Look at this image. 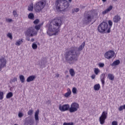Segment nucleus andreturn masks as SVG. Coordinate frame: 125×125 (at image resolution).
<instances>
[{
	"mask_svg": "<svg viewBox=\"0 0 125 125\" xmlns=\"http://www.w3.org/2000/svg\"><path fill=\"white\" fill-rule=\"evenodd\" d=\"M101 81L102 82L103 86H104V85L105 84V79H101Z\"/></svg>",
	"mask_w": 125,
	"mask_h": 125,
	"instance_id": "42",
	"label": "nucleus"
},
{
	"mask_svg": "<svg viewBox=\"0 0 125 125\" xmlns=\"http://www.w3.org/2000/svg\"><path fill=\"white\" fill-rule=\"evenodd\" d=\"M121 20H122V17L118 14L115 15L113 18L114 23H119V22L121 21Z\"/></svg>",
	"mask_w": 125,
	"mask_h": 125,
	"instance_id": "13",
	"label": "nucleus"
},
{
	"mask_svg": "<svg viewBox=\"0 0 125 125\" xmlns=\"http://www.w3.org/2000/svg\"><path fill=\"white\" fill-rule=\"evenodd\" d=\"M80 109V104L74 102L71 104L70 107H69V111L70 113H74L77 112Z\"/></svg>",
	"mask_w": 125,
	"mask_h": 125,
	"instance_id": "6",
	"label": "nucleus"
},
{
	"mask_svg": "<svg viewBox=\"0 0 125 125\" xmlns=\"http://www.w3.org/2000/svg\"><path fill=\"white\" fill-rule=\"evenodd\" d=\"M35 10L36 12H40L42 9H43V7H44V2L42 1H40L39 2H38L35 5Z\"/></svg>",
	"mask_w": 125,
	"mask_h": 125,
	"instance_id": "7",
	"label": "nucleus"
},
{
	"mask_svg": "<svg viewBox=\"0 0 125 125\" xmlns=\"http://www.w3.org/2000/svg\"><path fill=\"white\" fill-rule=\"evenodd\" d=\"M85 21L84 22L86 24H88L89 23H90L91 22V20L93 19V16L92 17L91 15L89 14H87L85 17Z\"/></svg>",
	"mask_w": 125,
	"mask_h": 125,
	"instance_id": "12",
	"label": "nucleus"
},
{
	"mask_svg": "<svg viewBox=\"0 0 125 125\" xmlns=\"http://www.w3.org/2000/svg\"><path fill=\"white\" fill-rule=\"evenodd\" d=\"M3 92L0 91V100H2L3 99Z\"/></svg>",
	"mask_w": 125,
	"mask_h": 125,
	"instance_id": "31",
	"label": "nucleus"
},
{
	"mask_svg": "<svg viewBox=\"0 0 125 125\" xmlns=\"http://www.w3.org/2000/svg\"><path fill=\"white\" fill-rule=\"evenodd\" d=\"M104 63H99V66L101 68H103V67H104Z\"/></svg>",
	"mask_w": 125,
	"mask_h": 125,
	"instance_id": "44",
	"label": "nucleus"
},
{
	"mask_svg": "<svg viewBox=\"0 0 125 125\" xmlns=\"http://www.w3.org/2000/svg\"><path fill=\"white\" fill-rule=\"evenodd\" d=\"M108 23L109 27H108V29L106 31V34H109V33H111V28L113 26V21H112L109 20Z\"/></svg>",
	"mask_w": 125,
	"mask_h": 125,
	"instance_id": "14",
	"label": "nucleus"
},
{
	"mask_svg": "<svg viewBox=\"0 0 125 125\" xmlns=\"http://www.w3.org/2000/svg\"><path fill=\"white\" fill-rule=\"evenodd\" d=\"M56 77H57V78H59V74H56Z\"/></svg>",
	"mask_w": 125,
	"mask_h": 125,
	"instance_id": "49",
	"label": "nucleus"
},
{
	"mask_svg": "<svg viewBox=\"0 0 125 125\" xmlns=\"http://www.w3.org/2000/svg\"><path fill=\"white\" fill-rule=\"evenodd\" d=\"M94 90H96V91L99 90V89H100V84H99V83L96 84L94 86Z\"/></svg>",
	"mask_w": 125,
	"mask_h": 125,
	"instance_id": "26",
	"label": "nucleus"
},
{
	"mask_svg": "<svg viewBox=\"0 0 125 125\" xmlns=\"http://www.w3.org/2000/svg\"><path fill=\"white\" fill-rule=\"evenodd\" d=\"M42 27V24H38L35 25V29L33 27H29L27 29L26 31L24 32L25 36H28V37H34V36H37L38 35V31L40 30Z\"/></svg>",
	"mask_w": 125,
	"mask_h": 125,
	"instance_id": "4",
	"label": "nucleus"
},
{
	"mask_svg": "<svg viewBox=\"0 0 125 125\" xmlns=\"http://www.w3.org/2000/svg\"><path fill=\"white\" fill-rule=\"evenodd\" d=\"M67 91L64 95V97H69L72 94V91H71V89L69 88L67 89Z\"/></svg>",
	"mask_w": 125,
	"mask_h": 125,
	"instance_id": "17",
	"label": "nucleus"
},
{
	"mask_svg": "<svg viewBox=\"0 0 125 125\" xmlns=\"http://www.w3.org/2000/svg\"><path fill=\"white\" fill-rule=\"evenodd\" d=\"M72 0H68V1H69V2H72Z\"/></svg>",
	"mask_w": 125,
	"mask_h": 125,
	"instance_id": "51",
	"label": "nucleus"
},
{
	"mask_svg": "<svg viewBox=\"0 0 125 125\" xmlns=\"http://www.w3.org/2000/svg\"><path fill=\"white\" fill-rule=\"evenodd\" d=\"M112 125H118V122L117 121H113L112 122Z\"/></svg>",
	"mask_w": 125,
	"mask_h": 125,
	"instance_id": "45",
	"label": "nucleus"
},
{
	"mask_svg": "<svg viewBox=\"0 0 125 125\" xmlns=\"http://www.w3.org/2000/svg\"><path fill=\"white\" fill-rule=\"evenodd\" d=\"M108 117V113L107 111H103L102 115L99 118V122L101 125H104L105 124V121Z\"/></svg>",
	"mask_w": 125,
	"mask_h": 125,
	"instance_id": "8",
	"label": "nucleus"
},
{
	"mask_svg": "<svg viewBox=\"0 0 125 125\" xmlns=\"http://www.w3.org/2000/svg\"><path fill=\"white\" fill-rule=\"evenodd\" d=\"M85 45V42H84L78 48V51H82L83 49V48L84 47Z\"/></svg>",
	"mask_w": 125,
	"mask_h": 125,
	"instance_id": "19",
	"label": "nucleus"
},
{
	"mask_svg": "<svg viewBox=\"0 0 125 125\" xmlns=\"http://www.w3.org/2000/svg\"><path fill=\"white\" fill-rule=\"evenodd\" d=\"M94 73L95 75H97L99 73H100V70L98 68H95L94 70Z\"/></svg>",
	"mask_w": 125,
	"mask_h": 125,
	"instance_id": "27",
	"label": "nucleus"
},
{
	"mask_svg": "<svg viewBox=\"0 0 125 125\" xmlns=\"http://www.w3.org/2000/svg\"><path fill=\"white\" fill-rule=\"evenodd\" d=\"M39 113H40V110L37 109L35 113V119L37 122L39 121Z\"/></svg>",
	"mask_w": 125,
	"mask_h": 125,
	"instance_id": "18",
	"label": "nucleus"
},
{
	"mask_svg": "<svg viewBox=\"0 0 125 125\" xmlns=\"http://www.w3.org/2000/svg\"><path fill=\"white\" fill-rule=\"evenodd\" d=\"M112 9H113V6L110 5L109 6L108 8H107L103 12V14H107V13H108V12H110V11H111Z\"/></svg>",
	"mask_w": 125,
	"mask_h": 125,
	"instance_id": "15",
	"label": "nucleus"
},
{
	"mask_svg": "<svg viewBox=\"0 0 125 125\" xmlns=\"http://www.w3.org/2000/svg\"><path fill=\"white\" fill-rule=\"evenodd\" d=\"M69 62V64H72V63H71V62Z\"/></svg>",
	"mask_w": 125,
	"mask_h": 125,
	"instance_id": "54",
	"label": "nucleus"
},
{
	"mask_svg": "<svg viewBox=\"0 0 125 125\" xmlns=\"http://www.w3.org/2000/svg\"><path fill=\"white\" fill-rule=\"evenodd\" d=\"M36 79V76L35 75H31L28 77L26 80L27 83H30V82H33Z\"/></svg>",
	"mask_w": 125,
	"mask_h": 125,
	"instance_id": "16",
	"label": "nucleus"
},
{
	"mask_svg": "<svg viewBox=\"0 0 125 125\" xmlns=\"http://www.w3.org/2000/svg\"><path fill=\"white\" fill-rule=\"evenodd\" d=\"M23 43V39H19L17 41V42H16L15 44L16 45H18V46L21 45Z\"/></svg>",
	"mask_w": 125,
	"mask_h": 125,
	"instance_id": "20",
	"label": "nucleus"
},
{
	"mask_svg": "<svg viewBox=\"0 0 125 125\" xmlns=\"http://www.w3.org/2000/svg\"><path fill=\"white\" fill-rule=\"evenodd\" d=\"M63 125H74V123H73V122H70V123L64 122V123H63Z\"/></svg>",
	"mask_w": 125,
	"mask_h": 125,
	"instance_id": "36",
	"label": "nucleus"
},
{
	"mask_svg": "<svg viewBox=\"0 0 125 125\" xmlns=\"http://www.w3.org/2000/svg\"><path fill=\"white\" fill-rule=\"evenodd\" d=\"M12 83H15V82H17V78L15 77L13 79L11 80Z\"/></svg>",
	"mask_w": 125,
	"mask_h": 125,
	"instance_id": "41",
	"label": "nucleus"
},
{
	"mask_svg": "<svg viewBox=\"0 0 125 125\" xmlns=\"http://www.w3.org/2000/svg\"><path fill=\"white\" fill-rule=\"evenodd\" d=\"M120 63V60H117L116 61H115L114 62H113V63L111 64V66L112 67L114 66H117L119 65Z\"/></svg>",
	"mask_w": 125,
	"mask_h": 125,
	"instance_id": "21",
	"label": "nucleus"
},
{
	"mask_svg": "<svg viewBox=\"0 0 125 125\" xmlns=\"http://www.w3.org/2000/svg\"><path fill=\"white\" fill-rule=\"evenodd\" d=\"M59 109L61 111V112H65V111L69 110L70 109V105L69 104H60L59 106Z\"/></svg>",
	"mask_w": 125,
	"mask_h": 125,
	"instance_id": "10",
	"label": "nucleus"
},
{
	"mask_svg": "<svg viewBox=\"0 0 125 125\" xmlns=\"http://www.w3.org/2000/svg\"><path fill=\"white\" fill-rule=\"evenodd\" d=\"M115 56V52L113 50H109L104 54L105 58L106 59H111Z\"/></svg>",
	"mask_w": 125,
	"mask_h": 125,
	"instance_id": "9",
	"label": "nucleus"
},
{
	"mask_svg": "<svg viewBox=\"0 0 125 125\" xmlns=\"http://www.w3.org/2000/svg\"><path fill=\"white\" fill-rule=\"evenodd\" d=\"M108 78L110 81H114L115 79V76L112 74L109 73L108 74Z\"/></svg>",
	"mask_w": 125,
	"mask_h": 125,
	"instance_id": "22",
	"label": "nucleus"
},
{
	"mask_svg": "<svg viewBox=\"0 0 125 125\" xmlns=\"http://www.w3.org/2000/svg\"><path fill=\"white\" fill-rule=\"evenodd\" d=\"M80 9L79 8H74L72 10L73 12H79Z\"/></svg>",
	"mask_w": 125,
	"mask_h": 125,
	"instance_id": "38",
	"label": "nucleus"
},
{
	"mask_svg": "<svg viewBox=\"0 0 125 125\" xmlns=\"http://www.w3.org/2000/svg\"><path fill=\"white\" fill-rule=\"evenodd\" d=\"M27 41H28V42L30 41V38L28 37L27 38H26Z\"/></svg>",
	"mask_w": 125,
	"mask_h": 125,
	"instance_id": "50",
	"label": "nucleus"
},
{
	"mask_svg": "<svg viewBox=\"0 0 125 125\" xmlns=\"http://www.w3.org/2000/svg\"><path fill=\"white\" fill-rule=\"evenodd\" d=\"M6 21H7V22H12V19H7L6 20Z\"/></svg>",
	"mask_w": 125,
	"mask_h": 125,
	"instance_id": "46",
	"label": "nucleus"
},
{
	"mask_svg": "<svg viewBox=\"0 0 125 125\" xmlns=\"http://www.w3.org/2000/svg\"><path fill=\"white\" fill-rule=\"evenodd\" d=\"M70 6L69 2L66 0H56L55 7L58 12H65Z\"/></svg>",
	"mask_w": 125,
	"mask_h": 125,
	"instance_id": "3",
	"label": "nucleus"
},
{
	"mask_svg": "<svg viewBox=\"0 0 125 125\" xmlns=\"http://www.w3.org/2000/svg\"><path fill=\"white\" fill-rule=\"evenodd\" d=\"M78 48L75 46L71 47L70 50L65 54V59L66 61H78V57L79 55L77 53V49Z\"/></svg>",
	"mask_w": 125,
	"mask_h": 125,
	"instance_id": "2",
	"label": "nucleus"
},
{
	"mask_svg": "<svg viewBox=\"0 0 125 125\" xmlns=\"http://www.w3.org/2000/svg\"><path fill=\"white\" fill-rule=\"evenodd\" d=\"M6 60L3 58L0 59V71L2 70L3 68L6 67Z\"/></svg>",
	"mask_w": 125,
	"mask_h": 125,
	"instance_id": "11",
	"label": "nucleus"
},
{
	"mask_svg": "<svg viewBox=\"0 0 125 125\" xmlns=\"http://www.w3.org/2000/svg\"><path fill=\"white\" fill-rule=\"evenodd\" d=\"M103 0V1L104 2H105V1H106V0Z\"/></svg>",
	"mask_w": 125,
	"mask_h": 125,
	"instance_id": "52",
	"label": "nucleus"
},
{
	"mask_svg": "<svg viewBox=\"0 0 125 125\" xmlns=\"http://www.w3.org/2000/svg\"><path fill=\"white\" fill-rule=\"evenodd\" d=\"M13 96V93L12 92H8L6 96V98L7 99H9V98H11Z\"/></svg>",
	"mask_w": 125,
	"mask_h": 125,
	"instance_id": "24",
	"label": "nucleus"
},
{
	"mask_svg": "<svg viewBox=\"0 0 125 125\" xmlns=\"http://www.w3.org/2000/svg\"><path fill=\"white\" fill-rule=\"evenodd\" d=\"M114 1H117V0H113Z\"/></svg>",
	"mask_w": 125,
	"mask_h": 125,
	"instance_id": "53",
	"label": "nucleus"
},
{
	"mask_svg": "<svg viewBox=\"0 0 125 125\" xmlns=\"http://www.w3.org/2000/svg\"><path fill=\"white\" fill-rule=\"evenodd\" d=\"M124 109H125V104L124 105H121L119 108V111H123Z\"/></svg>",
	"mask_w": 125,
	"mask_h": 125,
	"instance_id": "33",
	"label": "nucleus"
},
{
	"mask_svg": "<svg viewBox=\"0 0 125 125\" xmlns=\"http://www.w3.org/2000/svg\"><path fill=\"white\" fill-rule=\"evenodd\" d=\"M20 80L22 83L25 82V77L23 75L20 76Z\"/></svg>",
	"mask_w": 125,
	"mask_h": 125,
	"instance_id": "28",
	"label": "nucleus"
},
{
	"mask_svg": "<svg viewBox=\"0 0 125 125\" xmlns=\"http://www.w3.org/2000/svg\"><path fill=\"white\" fill-rule=\"evenodd\" d=\"M105 74L104 73H103L102 75H101V80H105Z\"/></svg>",
	"mask_w": 125,
	"mask_h": 125,
	"instance_id": "40",
	"label": "nucleus"
},
{
	"mask_svg": "<svg viewBox=\"0 0 125 125\" xmlns=\"http://www.w3.org/2000/svg\"><path fill=\"white\" fill-rule=\"evenodd\" d=\"M32 48L33 49H37V48H38V45L35 43H33L32 44Z\"/></svg>",
	"mask_w": 125,
	"mask_h": 125,
	"instance_id": "32",
	"label": "nucleus"
},
{
	"mask_svg": "<svg viewBox=\"0 0 125 125\" xmlns=\"http://www.w3.org/2000/svg\"><path fill=\"white\" fill-rule=\"evenodd\" d=\"M34 24H35V25H37L40 23V20L36 19L33 21Z\"/></svg>",
	"mask_w": 125,
	"mask_h": 125,
	"instance_id": "37",
	"label": "nucleus"
},
{
	"mask_svg": "<svg viewBox=\"0 0 125 125\" xmlns=\"http://www.w3.org/2000/svg\"><path fill=\"white\" fill-rule=\"evenodd\" d=\"M7 37H8V38H9L10 40H12L13 39L12 34L10 33H8L7 34Z\"/></svg>",
	"mask_w": 125,
	"mask_h": 125,
	"instance_id": "34",
	"label": "nucleus"
},
{
	"mask_svg": "<svg viewBox=\"0 0 125 125\" xmlns=\"http://www.w3.org/2000/svg\"><path fill=\"white\" fill-rule=\"evenodd\" d=\"M23 116H24V114H23L21 112H19V114H18V116L20 118H22V117H23Z\"/></svg>",
	"mask_w": 125,
	"mask_h": 125,
	"instance_id": "43",
	"label": "nucleus"
},
{
	"mask_svg": "<svg viewBox=\"0 0 125 125\" xmlns=\"http://www.w3.org/2000/svg\"><path fill=\"white\" fill-rule=\"evenodd\" d=\"M28 18L30 20H34V18H35V16L33 13H30L28 14Z\"/></svg>",
	"mask_w": 125,
	"mask_h": 125,
	"instance_id": "25",
	"label": "nucleus"
},
{
	"mask_svg": "<svg viewBox=\"0 0 125 125\" xmlns=\"http://www.w3.org/2000/svg\"><path fill=\"white\" fill-rule=\"evenodd\" d=\"M61 26H62V21L59 19H55L49 24V31L54 33L55 36L60 32Z\"/></svg>",
	"mask_w": 125,
	"mask_h": 125,
	"instance_id": "1",
	"label": "nucleus"
},
{
	"mask_svg": "<svg viewBox=\"0 0 125 125\" xmlns=\"http://www.w3.org/2000/svg\"><path fill=\"white\" fill-rule=\"evenodd\" d=\"M91 79H92V80H94V79H95L96 78V76H95V74H93L91 76Z\"/></svg>",
	"mask_w": 125,
	"mask_h": 125,
	"instance_id": "47",
	"label": "nucleus"
},
{
	"mask_svg": "<svg viewBox=\"0 0 125 125\" xmlns=\"http://www.w3.org/2000/svg\"><path fill=\"white\" fill-rule=\"evenodd\" d=\"M34 9V5H33L32 4H30L29 6H28V10L29 11H33V10Z\"/></svg>",
	"mask_w": 125,
	"mask_h": 125,
	"instance_id": "29",
	"label": "nucleus"
},
{
	"mask_svg": "<svg viewBox=\"0 0 125 125\" xmlns=\"http://www.w3.org/2000/svg\"><path fill=\"white\" fill-rule=\"evenodd\" d=\"M97 30L101 34H106L108 31V23L103 21L98 25Z\"/></svg>",
	"mask_w": 125,
	"mask_h": 125,
	"instance_id": "5",
	"label": "nucleus"
},
{
	"mask_svg": "<svg viewBox=\"0 0 125 125\" xmlns=\"http://www.w3.org/2000/svg\"><path fill=\"white\" fill-rule=\"evenodd\" d=\"M31 42H35V39H34V38L31 39Z\"/></svg>",
	"mask_w": 125,
	"mask_h": 125,
	"instance_id": "48",
	"label": "nucleus"
},
{
	"mask_svg": "<svg viewBox=\"0 0 125 125\" xmlns=\"http://www.w3.org/2000/svg\"><path fill=\"white\" fill-rule=\"evenodd\" d=\"M13 14L15 17H18V14H17V12L16 11H13Z\"/></svg>",
	"mask_w": 125,
	"mask_h": 125,
	"instance_id": "39",
	"label": "nucleus"
},
{
	"mask_svg": "<svg viewBox=\"0 0 125 125\" xmlns=\"http://www.w3.org/2000/svg\"><path fill=\"white\" fill-rule=\"evenodd\" d=\"M33 113H34V110L33 109L29 110L27 112L28 116H32V115H33Z\"/></svg>",
	"mask_w": 125,
	"mask_h": 125,
	"instance_id": "30",
	"label": "nucleus"
},
{
	"mask_svg": "<svg viewBox=\"0 0 125 125\" xmlns=\"http://www.w3.org/2000/svg\"><path fill=\"white\" fill-rule=\"evenodd\" d=\"M69 73L71 77H75V70L73 68L69 69Z\"/></svg>",
	"mask_w": 125,
	"mask_h": 125,
	"instance_id": "23",
	"label": "nucleus"
},
{
	"mask_svg": "<svg viewBox=\"0 0 125 125\" xmlns=\"http://www.w3.org/2000/svg\"><path fill=\"white\" fill-rule=\"evenodd\" d=\"M72 93H73V94H77V88H72Z\"/></svg>",
	"mask_w": 125,
	"mask_h": 125,
	"instance_id": "35",
	"label": "nucleus"
}]
</instances>
